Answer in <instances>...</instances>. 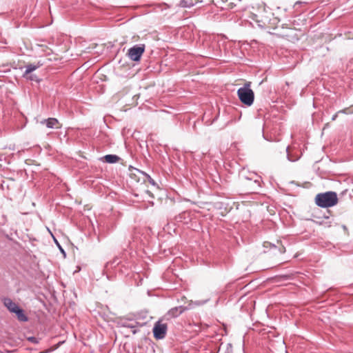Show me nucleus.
I'll return each instance as SVG.
<instances>
[{"instance_id": "f257e3e1", "label": "nucleus", "mask_w": 353, "mask_h": 353, "mask_svg": "<svg viewBox=\"0 0 353 353\" xmlns=\"http://www.w3.org/2000/svg\"><path fill=\"white\" fill-rule=\"evenodd\" d=\"M315 203L321 208L332 207L338 203L337 194L332 191L319 193L315 197Z\"/></svg>"}, {"instance_id": "f03ea898", "label": "nucleus", "mask_w": 353, "mask_h": 353, "mask_svg": "<svg viewBox=\"0 0 353 353\" xmlns=\"http://www.w3.org/2000/svg\"><path fill=\"white\" fill-rule=\"evenodd\" d=\"M237 94L240 101L245 105L250 106L253 103L254 94L250 88V84H245L243 87L240 88L237 91Z\"/></svg>"}, {"instance_id": "7ed1b4c3", "label": "nucleus", "mask_w": 353, "mask_h": 353, "mask_svg": "<svg viewBox=\"0 0 353 353\" xmlns=\"http://www.w3.org/2000/svg\"><path fill=\"white\" fill-rule=\"evenodd\" d=\"M144 51V44L135 45L128 50V56L131 60L138 61L140 60Z\"/></svg>"}, {"instance_id": "20e7f679", "label": "nucleus", "mask_w": 353, "mask_h": 353, "mask_svg": "<svg viewBox=\"0 0 353 353\" xmlns=\"http://www.w3.org/2000/svg\"><path fill=\"white\" fill-rule=\"evenodd\" d=\"M167 325L162 323L160 321H157L153 327L154 336L157 339H164L167 332Z\"/></svg>"}, {"instance_id": "39448f33", "label": "nucleus", "mask_w": 353, "mask_h": 353, "mask_svg": "<svg viewBox=\"0 0 353 353\" xmlns=\"http://www.w3.org/2000/svg\"><path fill=\"white\" fill-rule=\"evenodd\" d=\"M185 310V307L183 306H178L174 307L170 309L167 314L165 315V319L169 320L172 318H176L181 314Z\"/></svg>"}, {"instance_id": "423d86ee", "label": "nucleus", "mask_w": 353, "mask_h": 353, "mask_svg": "<svg viewBox=\"0 0 353 353\" xmlns=\"http://www.w3.org/2000/svg\"><path fill=\"white\" fill-rule=\"evenodd\" d=\"M39 67V65H34V64H29L28 65H26V71L23 74V77H26V79L30 80V81H34L35 80V76L33 77V76H28L29 74H30L32 72L36 70Z\"/></svg>"}, {"instance_id": "0eeeda50", "label": "nucleus", "mask_w": 353, "mask_h": 353, "mask_svg": "<svg viewBox=\"0 0 353 353\" xmlns=\"http://www.w3.org/2000/svg\"><path fill=\"white\" fill-rule=\"evenodd\" d=\"M3 303L5 307L12 313H13L18 307L19 305L13 302L10 298H3Z\"/></svg>"}, {"instance_id": "6e6552de", "label": "nucleus", "mask_w": 353, "mask_h": 353, "mask_svg": "<svg viewBox=\"0 0 353 353\" xmlns=\"http://www.w3.org/2000/svg\"><path fill=\"white\" fill-rule=\"evenodd\" d=\"M41 123H45L48 128H58L57 126L59 124V121L55 118H48V119H45L41 122Z\"/></svg>"}, {"instance_id": "1a4fd4ad", "label": "nucleus", "mask_w": 353, "mask_h": 353, "mask_svg": "<svg viewBox=\"0 0 353 353\" xmlns=\"http://www.w3.org/2000/svg\"><path fill=\"white\" fill-rule=\"evenodd\" d=\"M199 2L198 0H181L179 6L181 8H190Z\"/></svg>"}, {"instance_id": "9d476101", "label": "nucleus", "mask_w": 353, "mask_h": 353, "mask_svg": "<svg viewBox=\"0 0 353 353\" xmlns=\"http://www.w3.org/2000/svg\"><path fill=\"white\" fill-rule=\"evenodd\" d=\"M16 314L17 319L22 322H26L28 320L27 316L24 314V311L19 307L13 312Z\"/></svg>"}, {"instance_id": "9b49d317", "label": "nucleus", "mask_w": 353, "mask_h": 353, "mask_svg": "<svg viewBox=\"0 0 353 353\" xmlns=\"http://www.w3.org/2000/svg\"><path fill=\"white\" fill-rule=\"evenodd\" d=\"M104 160L108 163H114L119 161L120 159L119 157L116 154H107L104 156Z\"/></svg>"}, {"instance_id": "f8f14e48", "label": "nucleus", "mask_w": 353, "mask_h": 353, "mask_svg": "<svg viewBox=\"0 0 353 353\" xmlns=\"http://www.w3.org/2000/svg\"><path fill=\"white\" fill-rule=\"evenodd\" d=\"M286 152H287V158L290 161H297L299 159V155H292L290 152H289V146H288L286 148Z\"/></svg>"}, {"instance_id": "ddd939ff", "label": "nucleus", "mask_w": 353, "mask_h": 353, "mask_svg": "<svg viewBox=\"0 0 353 353\" xmlns=\"http://www.w3.org/2000/svg\"><path fill=\"white\" fill-rule=\"evenodd\" d=\"M123 325L125 327H129V328L132 329V332L133 334H136L137 333V323H130V322H128V323H125Z\"/></svg>"}, {"instance_id": "4468645a", "label": "nucleus", "mask_w": 353, "mask_h": 353, "mask_svg": "<svg viewBox=\"0 0 353 353\" xmlns=\"http://www.w3.org/2000/svg\"><path fill=\"white\" fill-rule=\"evenodd\" d=\"M148 178H149V182L152 184V185H154L155 184V182L154 181L150 176H148Z\"/></svg>"}, {"instance_id": "2eb2a0df", "label": "nucleus", "mask_w": 353, "mask_h": 353, "mask_svg": "<svg viewBox=\"0 0 353 353\" xmlns=\"http://www.w3.org/2000/svg\"><path fill=\"white\" fill-rule=\"evenodd\" d=\"M234 6H235V5L233 3H230L228 5V9H232Z\"/></svg>"}, {"instance_id": "dca6fc26", "label": "nucleus", "mask_w": 353, "mask_h": 353, "mask_svg": "<svg viewBox=\"0 0 353 353\" xmlns=\"http://www.w3.org/2000/svg\"><path fill=\"white\" fill-rule=\"evenodd\" d=\"M336 117H337V113L332 116V121L336 120Z\"/></svg>"}, {"instance_id": "f3484780", "label": "nucleus", "mask_w": 353, "mask_h": 353, "mask_svg": "<svg viewBox=\"0 0 353 353\" xmlns=\"http://www.w3.org/2000/svg\"><path fill=\"white\" fill-rule=\"evenodd\" d=\"M301 3H302L301 1H297V2L295 3L294 6H296L297 5H299V4H301Z\"/></svg>"}, {"instance_id": "a211bd4d", "label": "nucleus", "mask_w": 353, "mask_h": 353, "mask_svg": "<svg viewBox=\"0 0 353 353\" xmlns=\"http://www.w3.org/2000/svg\"><path fill=\"white\" fill-rule=\"evenodd\" d=\"M167 8H170V6L168 5H167L166 3H164L163 4Z\"/></svg>"}, {"instance_id": "6ab92c4d", "label": "nucleus", "mask_w": 353, "mask_h": 353, "mask_svg": "<svg viewBox=\"0 0 353 353\" xmlns=\"http://www.w3.org/2000/svg\"><path fill=\"white\" fill-rule=\"evenodd\" d=\"M221 1H222V2L225 3V2H226L228 0H221Z\"/></svg>"}]
</instances>
